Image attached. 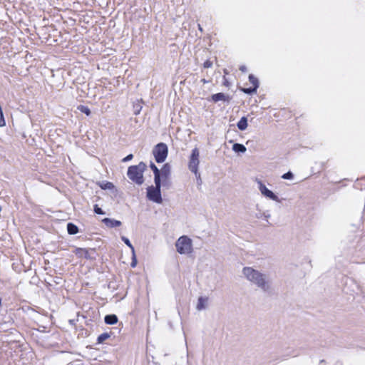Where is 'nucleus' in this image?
I'll list each match as a JSON object with an SVG mask.
<instances>
[{"mask_svg":"<svg viewBox=\"0 0 365 365\" xmlns=\"http://www.w3.org/2000/svg\"><path fill=\"white\" fill-rule=\"evenodd\" d=\"M102 222L109 228L117 227L121 225V222L117 220L106 217L102 220Z\"/></svg>","mask_w":365,"mask_h":365,"instance_id":"1a4fd4ad","label":"nucleus"},{"mask_svg":"<svg viewBox=\"0 0 365 365\" xmlns=\"http://www.w3.org/2000/svg\"><path fill=\"white\" fill-rule=\"evenodd\" d=\"M199 157V150L195 148L192 150L188 163V168L193 173H196L198 171V165L200 163Z\"/></svg>","mask_w":365,"mask_h":365,"instance_id":"423d86ee","label":"nucleus"},{"mask_svg":"<svg viewBox=\"0 0 365 365\" xmlns=\"http://www.w3.org/2000/svg\"><path fill=\"white\" fill-rule=\"evenodd\" d=\"M202 81L204 83H207V81H206L205 79H202Z\"/></svg>","mask_w":365,"mask_h":365,"instance_id":"72a5a7b5","label":"nucleus"},{"mask_svg":"<svg viewBox=\"0 0 365 365\" xmlns=\"http://www.w3.org/2000/svg\"><path fill=\"white\" fill-rule=\"evenodd\" d=\"M150 168L153 170L154 174V181L155 180H160V170L158 168V167L151 162L150 164Z\"/></svg>","mask_w":365,"mask_h":365,"instance_id":"4468645a","label":"nucleus"},{"mask_svg":"<svg viewBox=\"0 0 365 365\" xmlns=\"http://www.w3.org/2000/svg\"><path fill=\"white\" fill-rule=\"evenodd\" d=\"M212 63L210 61H209V60H207L203 63V66L205 68H210V67H212Z\"/></svg>","mask_w":365,"mask_h":365,"instance_id":"cd10ccee","label":"nucleus"},{"mask_svg":"<svg viewBox=\"0 0 365 365\" xmlns=\"http://www.w3.org/2000/svg\"><path fill=\"white\" fill-rule=\"evenodd\" d=\"M6 125V122L4 118L3 112L0 113V127H3Z\"/></svg>","mask_w":365,"mask_h":365,"instance_id":"bb28decb","label":"nucleus"},{"mask_svg":"<svg viewBox=\"0 0 365 365\" xmlns=\"http://www.w3.org/2000/svg\"><path fill=\"white\" fill-rule=\"evenodd\" d=\"M133 154H129V155H128L126 157H125V158L122 160V161H123V162H124V163H125V162H128V161L131 160L133 159Z\"/></svg>","mask_w":365,"mask_h":365,"instance_id":"c85d7f7f","label":"nucleus"},{"mask_svg":"<svg viewBox=\"0 0 365 365\" xmlns=\"http://www.w3.org/2000/svg\"><path fill=\"white\" fill-rule=\"evenodd\" d=\"M67 231L69 235H76L78 232V227L73 223L67 224Z\"/></svg>","mask_w":365,"mask_h":365,"instance_id":"2eb2a0df","label":"nucleus"},{"mask_svg":"<svg viewBox=\"0 0 365 365\" xmlns=\"http://www.w3.org/2000/svg\"><path fill=\"white\" fill-rule=\"evenodd\" d=\"M1 305V299L0 298V306Z\"/></svg>","mask_w":365,"mask_h":365,"instance_id":"f704fd0d","label":"nucleus"},{"mask_svg":"<svg viewBox=\"0 0 365 365\" xmlns=\"http://www.w3.org/2000/svg\"><path fill=\"white\" fill-rule=\"evenodd\" d=\"M257 184H258V188L261 192V194L266 197L267 198H269L270 200H272L274 201L280 202V200L279 199L278 196L275 195L272 191L269 190L264 184L262 182L259 180H256Z\"/></svg>","mask_w":365,"mask_h":365,"instance_id":"0eeeda50","label":"nucleus"},{"mask_svg":"<svg viewBox=\"0 0 365 365\" xmlns=\"http://www.w3.org/2000/svg\"><path fill=\"white\" fill-rule=\"evenodd\" d=\"M194 174L196 177L197 185L200 186L202 185V181L200 173L197 171L196 173H194Z\"/></svg>","mask_w":365,"mask_h":365,"instance_id":"a878e982","label":"nucleus"},{"mask_svg":"<svg viewBox=\"0 0 365 365\" xmlns=\"http://www.w3.org/2000/svg\"><path fill=\"white\" fill-rule=\"evenodd\" d=\"M146 168L147 165L143 162H140L136 165H131L128 169L127 175L131 181L140 185L144 182L143 173Z\"/></svg>","mask_w":365,"mask_h":365,"instance_id":"f03ea898","label":"nucleus"},{"mask_svg":"<svg viewBox=\"0 0 365 365\" xmlns=\"http://www.w3.org/2000/svg\"><path fill=\"white\" fill-rule=\"evenodd\" d=\"M155 186H149L147 188V197L156 203H162L163 199L161 196V182L160 180H155Z\"/></svg>","mask_w":365,"mask_h":365,"instance_id":"7ed1b4c3","label":"nucleus"},{"mask_svg":"<svg viewBox=\"0 0 365 365\" xmlns=\"http://www.w3.org/2000/svg\"><path fill=\"white\" fill-rule=\"evenodd\" d=\"M136 263H137V261H136V259H135V252H133V260H132V262H131V267H135V265H136Z\"/></svg>","mask_w":365,"mask_h":365,"instance_id":"c756f323","label":"nucleus"},{"mask_svg":"<svg viewBox=\"0 0 365 365\" xmlns=\"http://www.w3.org/2000/svg\"><path fill=\"white\" fill-rule=\"evenodd\" d=\"M177 251L181 255L192 252V241L187 236L180 237L175 243Z\"/></svg>","mask_w":365,"mask_h":365,"instance_id":"39448f33","label":"nucleus"},{"mask_svg":"<svg viewBox=\"0 0 365 365\" xmlns=\"http://www.w3.org/2000/svg\"><path fill=\"white\" fill-rule=\"evenodd\" d=\"M208 299L207 297H200L197 300V304L196 306V309L198 311H201L202 309H205L207 306Z\"/></svg>","mask_w":365,"mask_h":365,"instance_id":"9d476101","label":"nucleus"},{"mask_svg":"<svg viewBox=\"0 0 365 365\" xmlns=\"http://www.w3.org/2000/svg\"><path fill=\"white\" fill-rule=\"evenodd\" d=\"M212 101L214 102H218L220 101H226L228 99V97L225 96L223 93H217L213 94L211 96Z\"/></svg>","mask_w":365,"mask_h":365,"instance_id":"f8f14e48","label":"nucleus"},{"mask_svg":"<svg viewBox=\"0 0 365 365\" xmlns=\"http://www.w3.org/2000/svg\"><path fill=\"white\" fill-rule=\"evenodd\" d=\"M100 187L103 190H112L114 187V185L110 182H103L100 184Z\"/></svg>","mask_w":365,"mask_h":365,"instance_id":"a211bd4d","label":"nucleus"},{"mask_svg":"<svg viewBox=\"0 0 365 365\" xmlns=\"http://www.w3.org/2000/svg\"><path fill=\"white\" fill-rule=\"evenodd\" d=\"M282 178L284 180H292L294 178V175L291 171H288L287 173H284Z\"/></svg>","mask_w":365,"mask_h":365,"instance_id":"b1692460","label":"nucleus"},{"mask_svg":"<svg viewBox=\"0 0 365 365\" xmlns=\"http://www.w3.org/2000/svg\"><path fill=\"white\" fill-rule=\"evenodd\" d=\"M171 167L168 163L163 165V168L160 170V180H165L170 175Z\"/></svg>","mask_w":365,"mask_h":365,"instance_id":"6e6552de","label":"nucleus"},{"mask_svg":"<svg viewBox=\"0 0 365 365\" xmlns=\"http://www.w3.org/2000/svg\"><path fill=\"white\" fill-rule=\"evenodd\" d=\"M264 217L266 220H268V218L270 217V214L269 213L268 211H266V212H261L260 211L256 214V217L257 218H261V217ZM268 221V220H267ZM269 223V222H267Z\"/></svg>","mask_w":365,"mask_h":365,"instance_id":"412c9836","label":"nucleus"},{"mask_svg":"<svg viewBox=\"0 0 365 365\" xmlns=\"http://www.w3.org/2000/svg\"><path fill=\"white\" fill-rule=\"evenodd\" d=\"M106 324L113 325L118 322V317L115 314H108L104 318Z\"/></svg>","mask_w":365,"mask_h":365,"instance_id":"9b49d317","label":"nucleus"},{"mask_svg":"<svg viewBox=\"0 0 365 365\" xmlns=\"http://www.w3.org/2000/svg\"><path fill=\"white\" fill-rule=\"evenodd\" d=\"M246 148L244 145L240 143H235L232 145V150L235 153H245L246 151Z\"/></svg>","mask_w":365,"mask_h":365,"instance_id":"dca6fc26","label":"nucleus"},{"mask_svg":"<svg viewBox=\"0 0 365 365\" xmlns=\"http://www.w3.org/2000/svg\"><path fill=\"white\" fill-rule=\"evenodd\" d=\"M242 272L248 281L263 292H268L271 290V281L265 274L250 267H244Z\"/></svg>","mask_w":365,"mask_h":365,"instance_id":"f257e3e1","label":"nucleus"},{"mask_svg":"<svg viewBox=\"0 0 365 365\" xmlns=\"http://www.w3.org/2000/svg\"><path fill=\"white\" fill-rule=\"evenodd\" d=\"M198 29L200 31H202V29L200 24H198Z\"/></svg>","mask_w":365,"mask_h":365,"instance_id":"473e14b6","label":"nucleus"},{"mask_svg":"<svg viewBox=\"0 0 365 365\" xmlns=\"http://www.w3.org/2000/svg\"><path fill=\"white\" fill-rule=\"evenodd\" d=\"M121 240L127 246H128L131 249L132 252H134V247L132 245V244L130 243L129 239H128L127 237H125L124 236H122Z\"/></svg>","mask_w":365,"mask_h":365,"instance_id":"5701e85b","label":"nucleus"},{"mask_svg":"<svg viewBox=\"0 0 365 365\" xmlns=\"http://www.w3.org/2000/svg\"><path fill=\"white\" fill-rule=\"evenodd\" d=\"M140 110H141V106H138L136 107V109H135V111H134L135 114V115L139 114V113H140Z\"/></svg>","mask_w":365,"mask_h":365,"instance_id":"7c9ffc66","label":"nucleus"},{"mask_svg":"<svg viewBox=\"0 0 365 365\" xmlns=\"http://www.w3.org/2000/svg\"><path fill=\"white\" fill-rule=\"evenodd\" d=\"M247 125V118L245 116L242 117L237 124L238 129L240 130H245Z\"/></svg>","mask_w":365,"mask_h":365,"instance_id":"ddd939ff","label":"nucleus"},{"mask_svg":"<svg viewBox=\"0 0 365 365\" xmlns=\"http://www.w3.org/2000/svg\"><path fill=\"white\" fill-rule=\"evenodd\" d=\"M168 148L164 143H158L153 150V154L158 163H163L168 156Z\"/></svg>","mask_w":365,"mask_h":365,"instance_id":"20e7f679","label":"nucleus"},{"mask_svg":"<svg viewBox=\"0 0 365 365\" xmlns=\"http://www.w3.org/2000/svg\"><path fill=\"white\" fill-rule=\"evenodd\" d=\"M94 212L95 213L98 215H104L105 212L103 211V210L98 206V205H94Z\"/></svg>","mask_w":365,"mask_h":365,"instance_id":"393cba45","label":"nucleus"},{"mask_svg":"<svg viewBox=\"0 0 365 365\" xmlns=\"http://www.w3.org/2000/svg\"><path fill=\"white\" fill-rule=\"evenodd\" d=\"M110 337V334L108 333H103L101 334H100L98 338H97V342L98 344H101L103 343L104 341H106V339H108V338Z\"/></svg>","mask_w":365,"mask_h":365,"instance_id":"6ab92c4d","label":"nucleus"},{"mask_svg":"<svg viewBox=\"0 0 365 365\" xmlns=\"http://www.w3.org/2000/svg\"><path fill=\"white\" fill-rule=\"evenodd\" d=\"M240 70L242 71V72H246L247 71V67L245 66H241L240 67Z\"/></svg>","mask_w":365,"mask_h":365,"instance_id":"2f4dec72","label":"nucleus"},{"mask_svg":"<svg viewBox=\"0 0 365 365\" xmlns=\"http://www.w3.org/2000/svg\"><path fill=\"white\" fill-rule=\"evenodd\" d=\"M242 91L246 94H254L257 92V90L254 88H242Z\"/></svg>","mask_w":365,"mask_h":365,"instance_id":"4be33fe9","label":"nucleus"},{"mask_svg":"<svg viewBox=\"0 0 365 365\" xmlns=\"http://www.w3.org/2000/svg\"><path fill=\"white\" fill-rule=\"evenodd\" d=\"M78 110H80L81 113H85L86 115H90L91 112V110L89 109L88 107L86 106H83V105H80L78 106Z\"/></svg>","mask_w":365,"mask_h":365,"instance_id":"aec40b11","label":"nucleus"},{"mask_svg":"<svg viewBox=\"0 0 365 365\" xmlns=\"http://www.w3.org/2000/svg\"><path fill=\"white\" fill-rule=\"evenodd\" d=\"M249 81L250 82V83H252L253 85L252 88H254L256 90H257V88H259V81H258L257 78H256L252 74H250L249 75Z\"/></svg>","mask_w":365,"mask_h":365,"instance_id":"f3484780","label":"nucleus"}]
</instances>
